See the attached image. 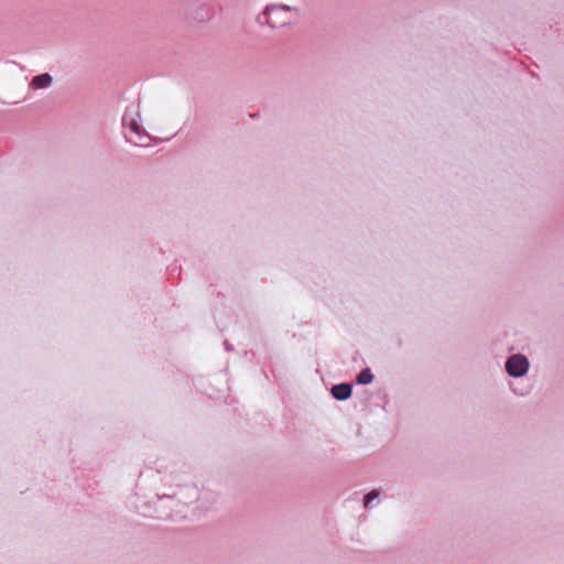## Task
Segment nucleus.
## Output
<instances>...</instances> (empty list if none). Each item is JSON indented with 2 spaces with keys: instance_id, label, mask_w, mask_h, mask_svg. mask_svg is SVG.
<instances>
[{
  "instance_id": "nucleus-6",
  "label": "nucleus",
  "mask_w": 564,
  "mask_h": 564,
  "mask_svg": "<svg viewBox=\"0 0 564 564\" xmlns=\"http://www.w3.org/2000/svg\"><path fill=\"white\" fill-rule=\"evenodd\" d=\"M379 496V492L377 490H372L370 491L366 497H365V506L367 507L371 500L378 498Z\"/></svg>"
},
{
  "instance_id": "nucleus-4",
  "label": "nucleus",
  "mask_w": 564,
  "mask_h": 564,
  "mask_svg": "<svg viewBox=\"0 0 564 564\" xmlns=\"http://www.w3.org/2000/svg\"><path fill=\"white\" fill-rule=\"evenodd\" d=\"M52 84V77L48 74H41L33 77L31 86L35 89L46 88Z\"/></svg>"
},
{
  "instance_id": "nucleus-1",
  "label": "nucleus",
  "mask_w": 564,
  "mask_h": 564,
  "mask_svg": "<svg viewBox=\"0 0 564 564\" xmlns=\"http://www.w3.org/2000/svg\"><path fill=\"white\" fill-rule=\"evenodd\" d=\"M123 124L127 129L126 138L128 139L129 142H131L135 145H140V147L147 145V142H145L147 135H145L142 127L135 121V119H133V118L129 119L126 116L123 118Z\"/></svg>"
},
{
  "instance_id": "nucleus-2",
  "label": "nucleus",
  "mask_w": 564,
  "mask_h": 564,
  "mask_svg": "<svg viewBox=\"0 0 564 564\" xmlns=\"http://www.w3.org/2000/svg\"><path fill=\"white\" fill-rule=\"evenodd\" d=\"M529 362L522 355H513L506 362L507 372L513 377L523 376L528 371Z\"/></svg>"
},
{
  "instance_id": "nucleus-3",
  "label": "nucleus",
  "mask_w": 564,
  "mask_h": 564,
  "mask_svg": "<svg viewBox=\"0 0 564 564\" xmlns=\"http://www.w3.org/2000/svg\"><path fill=\"white\" fill-rule=\"evenodd\" d=\"M332 394L337 400H347L351 395V386L348 383L336 384L332 388Z\"/></svg>"
},
{
  "instance_id": "nucleus-5",
  "label": "nucleus",
  "mask_w": 564,
  "mask_h": 564,
  "mask_svg": "<svg viewBox=\"0 0 564 564\" xmlns=\"http://www.w3.org/2000/svg\"><path fill=\"white\" fill-rule=\"evenodd\" d=\"M373 375L369 368L364 369L357 377V382L360 384H368L372 382Z\"/></svg>"
},
{
  "instance_id": "nucleus-7",
  "label": "nucleus",
  "mask_w": 564,
  "mask_h": 564,
  "mask_svg": "<svg viewBox=\"0 0 564 564\" xmlns=\"http://www.w3.org/2000/svg\"><path fill=\"white\" fill-rule=\"evenodd\" d=\"M278 11H279L278 8H271V9H269V14L270 15L275 14V13H278Z\"/></svg>"
}]
</instances>
